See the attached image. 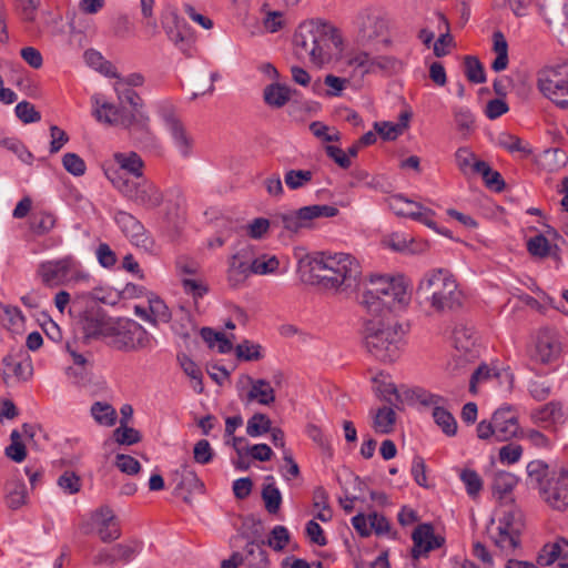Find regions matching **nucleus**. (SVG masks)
Returning <instances> with one entry per match:
<instances>
[{"label":"nucleus","instance_id":"1","mask_svg":"<svg viewBox=\"0 0 568 568\" xmlns=\"http://www.w3.org/2000/svg\"><path fill=\"white\" fill-rule=\"evenodd\" d=\"M408 301L403 282L383 275L373 276L362 294L359 303L369 314L363 323V346L382 363H394L402 355L405 332L393 313Z\"/></svg>","mask_w":568,"mask_h":568},{"label":"nucleus","instance_id":"2","mask_svg":"<svg viewBox=\"0 0 568 568\" xmlns=\"http://www.w3.org/2000/svg\"><path fill=\"white\" fill-rule=\"evenodd\" d=\"M294 52L301 60L321 67L332 58V48L341 51L343 37L337 28L321 20L302 22L293 37Z\"/></svg>","mask_w":568,"mask_h":568},{"label":"nucleus","instance_id":"3","mask_svg":"<svg viewBox=\"0 0 568 568\" xmlns=\"http://www.w3.org/2000/svg\"><path fill=\"white\" fill-rule=\"evenodd\" d=\"M311 277L326 290L348 295L358 285L362 273L358 261L346 253L322 254L310 262Z\"/></svg>","mask_w":568,"mask_h":568},{"label":"nucleus","instance_id":"4","mask_svg":"<svg viewBox=\"0 0 568 568\" xmlns=\"http://www.w3.org/2000/svg\"><path fill=\"white\" fill-rule=\"evenodd\" d=\"M416 296L420 304L436 313L459 308L464 300L456 278L446 268L426 272L417 285Z\"/></svg>","mask_w":568,"mask_h":568},{"label":"nucleus","instance_id":"5","mask_svg":"<svg viewBox=\"0 0 568 568\" xmlns=\"http://www.w3.org/2000/svg\"><path fill=\"white\" fill-rule=\"evenodd\" d=\"M152 335L138 322L129 318H116L109 344L123 352H135L152 346Z\"/></svg>","mask_w":568,"mask_h":568},{"label":"nucleus","instance_id":"6","mask_svg":"<svg viewBox=\"0 0 568 568\" xmlns=\"http://www.w3.org/2000/svg\"><path fill=\"white\" fill-rule=\"evenodd\" d=\"M37 275L48 287H55L71 281H82L89 274L82 270L81 263L72 255L54 261H47L39 265Z\"/></svg>","mask_w":568,"mask_h":568},{"label":"nucleus","instance_id":"7","mask_svg":"<svg viewBox=\"0 0 568 568\" xmlns=\"http://www.w3.org/2000/svg\"><path fill=\"white\" fill-rule=\"evenodd\" d=\"M537 85L544 97L560 109H568V63L541 69Z\"/></svg>","mask_w":568,"mask_h":568},{"label":"nucleus","instance_id":"8","mask_svg":"<svg viewBox=\"0 0 568 568\" xmlns=\"http://www.w3.org/2000/svg\"><path fill=\"white\" fill-rule=\"evenodd\" d=\"M338 214V209L332 205H308L298 209L292 213H281L273 216V227H283L290 232L296 233L302 227L308 226V223L317 217H334Z\"/></svg>","mask_w":568,"mask_h":568},{"label":"nucleus","instance_id":"9","mask_svg":"<svg viewBox=\"0 0 568 568\" xmlns=\"http://www.w3.org/2000/svg\"><path fill=\"white\" fill-rule=\"evenodd\" d=\"M115 320L109 317L101 307L92 306L79 315L75 328L85 341L110 338Z\"/></svg>","mask_w":568,"mask_h":568},{"label":"nucleus","instance_id":"10","mask_svg":"<svg viewBox=\"0 0 568 568\" xmlns=\"http://www.w3.org/2000/svg\"><path fill=\"white\" fill-rule=\"evenodd\" d=\"M415 396L422 406L432 408V417L435 424L446 436L453 437L457 434V422L447 408L448 399L446 397L425 389L415 390Z\"/></svg>","mask_w":568,"mask_h":568},{"label":"nucleus","instance_id":"11","mask_svg":"<svg viewBox=\"0 0 568 568\" xmlns=\"http://www.w3.org/2000/svg\"><path fill=\"white\" fill-rule=\"evenodd\" d=\"M120 192L131 202L145 210H154L163 202V195L159 187L150 180H125L119 185Z\"/></svg>","mask_w":568,"mask_h":568},{"label":"nucleus","instance_id":"12","mask_svg":"<svg viewBox=\"0 0 568 568\" xmlns=\"http://www.w3.org/2000/svg\"><path fill=\"white\" fill-rule=\"evenodd\" d=\"M542 499L554 509H568V471L552 473L540 483Z\"/></svg>","mask_w":568,"mask_h":568},{"label":"nucleus","instance_id":"13","mask_svg":"<svg viewBox=\"0 0 568 568\" xmlns=\"http://www.w3.org/2000/svg\"><path fill=\"white\" fill-rule=\"evenodd\" d=\"M114 221L133 245L144 251H150L153 247L152 237L135 216L128 212L119 211L114 215Z\"/></svg>","mask_w":568,"mask_h":568},{"label":"nucleus","instance_id":"14","mask_svg":"<svg viewBox=\"0 0 568 568\" xmlns=\"http://www.w3.org/2000/svg\"><path fill=\"white\" fill-rule=\"evenodd\" d=\"M387 21L379 16H367L359 27L356 44L361 48H369L378 39L383 38V43L389 45L392 43L387 36Z\"/></svg>","mask_w":568,"mask_h":568},{"label":"nucleus","instance_id":"15","mask_svg":"<svg viewBox=\"0 0 568 568\" xmlns=\"http://www.w3.org/2000/svg\"><path fill=\"white\" fill-rule=\"evenodd\" d=\"M141 550V544L132 540L116 544L110 549H101L93 558L94 565L113 567L118 564L130 562Z\"/></svg>","mask_w":568,"mask_h":568},{"label":"nucleus","instance_id":"16","mask_svg":"<svg viewBox=\"0 0 568 568\" xmlns=\"http://www.w3.org/2000/svg\"><path fill=\"white\" fill-rule=\"evenodd\" d=\"M413 548L412 557L418 559L426 556L429 551L440 548L445 544V538L435 535L432 524H419L412 534Z\"/></svg>","mask_w":568,"mask_h":568},{"label":"nucleus","instance_id":"17","mask_svg":"<svg viewBox=\"0 0 568 568\" xmlns=\"http://www.w3.org/2000/svg\"><path fill=\"white\" fill-rule=\"evenodd\" d=\"M91 527L103 542H111L121 536L118 519L109 507H101L92 514Z\"/></svg>","mask_w":568,"mask_h":568},{"label":"nucleus","instance_id":"18","mask_svg":"<svg viewBox=\"0 0 568 568\" xmlns=\"http://www.w3.org/2000/svg\"><path fill=\"white\" fill-rule=\"evenodd\" d=\"M560 353V343L556 333L549 328H541L537 332L535 349L531 358L542 364L552 362Z\"/></svg>","mask_w":568,"mask_h":568},{"label":"nucleus","instance_id":"19","mask_svg":"<svg viewBox=\"0 0 568 568\" xmlns=\"http://www.w3.org/2000/svg\"><path fill=\"white\" fill-rule=\"evenodd\" d=\"M146 297L148 305H135V315L153 325L169 323L172 313L165 302L153 293H149Z\"/></svg>","mask_w":568,"mask_h":568},{"label":"nucleus","instance_id":"20","mask_svg":"<svg viewBox=\"0 0 568 568\" xmlns=\"http://www.w3.org/2000/svg\"><path fill=\"white\" fill-rule=\"evenodd\" d=\"M496 432V442H507L515 437L519 430L517 416L510 407L499 408L493 414Z\"/></svg>","mask_w":568,"mask_h":568},{"label":"nucleus","instance_id":"21","mask_svg":"<svg viewBox=\"0 0 568 568\" xmlns=\"http://www.w3.org/2000/svg\"><path fill=\"white\" fill-rule=\"evenodd\" d=\"M250 390L243 398L245 404L258 403L260 405L270 406L275 402V390L270 382L263 378L254 379L248 377Z\"/></svg>","mask_w":568,"mask_h":568},{"label":"nucleus","instance_id":"22","mask_svg":"<svg viewBox=\"0 0 568 568\" xmlns=\"http://www.w3.org/2000/svg\"><path fill=\"white\" fill-rule=\"evenodd\" d=\"M97 119L109 124L124 128L136 126L134 124L135 115L133 113H129L124 109L118 108L111 103H103L101 108L97 110Z\"/></svg>","mask_w":568,"mask_h":568},{"label":"nucleus","instance_id":"23","mask_svg":"<svg viewBox=\"0 0 568 568\" xmlns=\"http://www.w3.org/2000/svg\"><path fill=\"white\" fill-rule=\"evenodd\" d=\"M114 89L120 102L132 106V113L135 115L134 124L140 129H144L149 119L140 111L142 106L140 95L132 88H126L124 82H115Z\"/></svg>","mask_w":568,"mask_h":568},{"label":"nucleus","instance_id":"24","mask_svg":"<svg viewBox=\"0 0 568 568\" xmlns=\"http://www.w3.org/2000/svg\"><path fill=\"white\" fill-rule=\"evenodd\" d=\"M183 273L187 276L180 277V285L182 286L183 292L192 297L193 303L196 306L199 300L209 293V284L202 276L196 275L194 271L186 266L183 267Z\"/></svg>","mask_w":568,"mask_h":568},{"label":"nucleus","instance_id":"25","mask_svg":"<svg viewBox=\"0 0 568 568\" xmlns=\"http://www.w3.org/2000/svg\"><path fill=\"white\" fill-rule=\"evenodd\" d=\"M566 557H568V540L560 537L554 542H548L542 546L537 556V565L548 567L555 561H560Z\"/></svg>","mask_w":568,"mask_h":568},{"label":"nucleus","instance_id":"26","mask_svg":"<svg viewBox=\"0 0 568 568\" xmlns=\"http://www.w3.org/2000/svg\"><path fill=\"white\" fill-rule=\"evenodd\" d=\"M346 63L361 77L375 74L374 54L368 50V48L358 47V49L349 51L346 57Z\"/></svg>","mask_w":568,"mask_h":568},{"label":"nucleus","instance_id":"27","mask_svg":"<svg viewBox=\"0 0 568 568\" xmlns=\"http://www.w3.org/2000/svg\"><path fill=\"white\" fill-rule=\"evenodd\" d=\"M264 545L265 541L260 538L247 540L243 554L244 564L251 568H267L270 560Z\"/></svg>","mask_w":568,"mask_h":568},{"label":"nucleus","instance_id":"28","mask_svg":"<svg viewBox=\"0 0 568 568\" xmlns=\"http://www.w3.org/2000/svg\"><path fill=\"white\" fill-rule=\"evenodd\" d=\"M4 500L8 508L17 510L27 504V486L22 478H12L4 485Z\"/></svg>","mask_w":568,"mask_h":568},{"label":"nucleus","instance_id":"29","mask_svg":"<svg viewBox=\"0 0 568 568\" xmlns=\"http://www.w3.org/2000/svg\"><path fill=\"white\" fill-rule=\"evenodd\" d=\"M251 274H253L251 263L243 260L240 253L232 255L227 270V282L230 286L233 288L242 286Z\"/></svg>","mask_w":568,"mask_h":568},{"label":"nucleus","instance_id":"30","mask_svg":"<svg viewBox=\"0 0 568 568\" xmlns=\"http://www.w3.org/2000/svg\"><path fill=\"white\" fill-rule=\"evenodd\" d=\"M562 416V408L558 402L547 403L531 413L534 423L545 428L561 420Z\"/></svg>","mask_w":568,"mask_h":568},{"label":"nucleus","instance_id":"31","mask_svg":"<svg viewBox=\"0 0 568 568\" xmlns=\"http://www.w3.org/2000/svg\"><path fill=\"white\" fill-rule=\"evenodd\" d=\"M374 390L379 398L388 403L390 406L398 408L403 403L400 395L396 388V386L387 381V377L384 374H378L373 377Z\"/></svg>","mask_w":568,"mask_h":568},{"label":"nucleus","instance_id":"32","mask_svg":"<svg viewBox=\"0 0 568 568\" xmlns=\"http://www.w3.org/2000/svg\"><path fill=\"white\" fill-rule=\"evenodd\" d=\"M498 526L520 536L524 528L523 513L515 505L505 506L498 517Z\"/></svg>","mask_w":568,"mask_h":568},{"label":"nucleus","instance_id":"33","mask_svg":"<svg viewBox=\"0 0 568 568\" xmlns=\"http://www.w3.org/2000/svg\"><path fill=\"white\" fill-rule=\"evenodd\" d=\"M410 119V113L403 112L399 115V122L393 123V122H375L374 129L377 131V133L387 141H393L397 139L405 129L408 128V122Z\"/></svg>","mask_w":568,"mask_h":568},{"label":"nucleus","instance_id":"34","mask_svg":"<svg viewBox=\"0 0 568 568\" xmlns=\"http://www.w3.org/2000/svg\"><path fill=\"white\" fill-rule=\"evenodd\" d=\"M373 429L378 434H390L396 423V414L393 406H383L375 412H372Z\"/></svg>","mask_w":568,"mask_h":568},{"label":"nucleus","instance_id":"35","mask_svg":"<svg viewBox=\"0 0 568 568\" xmlns=\"http://www.w3.org/2000/svg\"><path fill=\"white\" fill-rule=\"evenodd\" d=\"M114 161L121 170L128 172L135 178L143 176L144 162L141 156L135 152L115 153Z\"/></svg>","mask_w":568,"mask_h":568},{"label":"nucleus","instance_id":"36","mask_svg":"<svg viewBox=\"0 0 568 568\" xmlns=\"http://www.w3.org/2000/svg\"><path fill=\"white\" fill-rule=\"evenodd\" d=\"M493 50L496 58L491 63V69L495 72H500L508 67V43L501 31H495L493 34Z\"/></svg>","mask_w":568,"mask_h":568},{"label":"nucleus","instance_id":"37","mask_svg":"<svg viewBox=\"0 0 568 568\" xmlns=\"http://www.w3.org/2000/svg\"><path fill=\"white\" fill-rule=\"evenodd\" d=\"M90 414L97 424L104 427L114 426L118 419L115 408L106 402H94L91 405Z\"/></svg>","mask_w":568,"mask_h":568},{"label":"nucleus","instance_id":"38","mask_svg":"<svg viewBox=\"0 0 568 568\" xmlns=\"http://www.w3.org/2000/svg\"><path fill=\"white\" fill-rule=\"evenodd\" d=\"M453 342L457 351L465 354L471 353L476 346V336L473 327L463 324L456 325L453 332Z\"/></svg>","mask_w":568,"mask_h":568},{"label":"nucleus","instance_id":"39","mask_svg":"<svg viewBox=\"0 0 568 568\" xmlns=\"http://www.w3.org/2000/svg\"><path fill=\"white\" fill-rule=\"evenodd\" d=\"M491 539L496 547H498L506 555L513 554L520 546V536L510 532V530L496 527V532L491 534Z\"/></svg>","mask_w":568,"mask_h":568},{"label":"nucleus","instance_id":"40","mask_svg":"<svg viewBox=\"0 0 568 568\" xmlns=\"http://www.w3.org/2000/svg\"><path fill=\"white\" fill-rule=\"evenodd\" d=\"M517 484V478L508 471H497L493 477V494L498 499L506 498Z\"/></svg>","mask_w":568,"mask_h":568},{"label":"nucleus","instance_id":"41","mask_svg":"<svg viewBox=\"0 0 568 568\" xmlns=\"http://www.w3.org/2000/svg\"><path fill=\"white\" fill-rule=\"evenodd\" d=\"M267 484L263 486L262 498L265 504V509L270 514H277L282 504V495L278 488L275 486L274 477L268 475L265 477Z\"/></svg>","mask_w":568,"mask_h":568},{"label":"nucleus","instance_id":"42","mask_svg":"<svg viewBox=\"0 0 568 568\" xmlns=\"http://www.w3.org/2000/svg\"><path fill=\"white\" fill-rule=\"evenodd\" d=\"M474 173L481 174L486 185L496 192H500L505 187V181L501 174L494 171L485 161L474 162Z\"/></svg>","mask_w":568,"mask_h":568},{"label":"nucleus","instance_id":"43","mask_svg":"<svg viewBox=\"0 0 568 568\" xmlns=\"http://www.w3.org/2000/svg\"><path fill=\"white\" fill-rule=\"evenodd\" d=\"M404 68V63L395 55L374 54L375 74L393 75L399 73Z\"/></svg>","mask_w":568,"mask_h":568},{"label":"nucleus","instance_id":"44","mask_svg":"<svg viewBox=\"0 0 568 568\" xmlns=\"http://www.w3.org/2000/svg\"><path fill=\"white\" fill-rule=\"evenodd\" d=\"M291 99V90L280 83H273L264 90V101L274 108H282Z\"/></svg>","mask_w":568,"mask_h":568},{"label":"nucleus","instance_id":"45","mask_svg":"<svg viewBox=\"0 0 568 568\" xmlns=\"http://www.w3.org/2000/svg\"><path fill=\"white\" fill-rule=\"evenodd\" d=\"M201 336L210 347L217 343V349L221 354H227L233 349L232 341L222 332H216L211 327H203Z\"/></svg>","mask_w":568,"mask_h":568},{"label":"nucleus","instance_id":"46","mask_svg":"<svg viewBox=\"0 0 568 568\" xmlns=\"http://www.w3.org/2000/svg\"><path fill=\"white\" fill-rule=\"evenodd\" d=\"M272 420L263 413H255L246 423V434L250 437H260L271 430Z\"/></svg>","mask_w":568,"mask_h":568},{"label":"nucleus","instance_id":"47","mask_svg":"<svg viewBox=\"0 0 568 568\" xmlns=\"http://www.w3.org/2000/svg\"><path fill=\"white\" fill-rule=\"evenodd\" d=\"M497 144L510 153L519 152L524 158H527L531 154L529 146L524 144L519 136L507 132H503L498 135Z\"/></svg>","mask_w":568,"mask_h":568},{"label":"nucleus","instance_id":"48","mask_svg":"<svg viewBox=\"0 0 568 568\" xmlns=\"http://www.w3.org/2000/svg\"><path fill=\"white\" fill-rule=\"evenodd\" d=\"M236 358L245 362L260 361L264 357L262 346L248 339H244L235 347Z\"/></svg>","mask_w":568,"mask_h":568},{"label":"nucleus","instance_id":"49","mask_svg":"<svg viewBox=\"0 0 568 568\" xmlns=\"http://www.w3.org/2000/svg\"><path fill=\"white\" fill-rule=\"evenodd\" d=\"M278 266L280 262L274 255H262L251 262V271L253 274L257 275L274 274L278 270Z\"/></svg>","mask_w":568,"mask_h":568},{"label":"nucleus","instance_id":"50","mask_svg":"<svg viewBox=\"0 0 568 568\" xmlns=\"http://www.w3.org/2000/svg\"><path fill=\"white\" fill-rule=\"evenodd\" d=\"M55 225V217L48 212H38L31 216L30 229L37 235L50 232Z\"/></svg>","mask_w":568,"mask_h":568},{"label":"nucleus","instance_id":"51","mask_svg":"<svg viewBox=\"0 0 568 568\" xmlns=\"http://www.w3.org/2000/svg\"><path fill=\"white\" fill-rule=\"evenodd\" d=\"M465 74L473 83L479 84L486 82L484 65L477 57L467 55L465 58Z\"/></svg>","mask_w":568,"mask_h":568},{"label":"nucleus","instance_id":"52","mask_svg":"<svg viewBox=\"0 0 568 568\" xmlns=\"http://www.w3.org/2000/svg\"><path fill=\"white\" fill-rule=\"evenodd\" d=\"M313 179V172L308 170H288L284 175V182L290 190H298L308 184Z\"/></svg>","mask_w":568,"mask_h":568},{"label":"nucleus","instance_id":"53","mask_svg":"<svg viewBox=\"0 0 568 568\" xmlns=\"http://www.w3.org/2000/svg\"><path fill=\"white\" fill-rule=\"evenodd\" d=\"M417 202L405 199L403 195H393L388 200L389 209L398 216L410 217L417 206Z\"/></svg>","mask_w":568,"mask_h":568},{"label":"nucleus","instance_id":"54","mask_svg":"<svg viewBox=\"0 0 568 568\" xmlns=\"http://www.w3.org/2000/svg\"><path fill=\"white\" fill-rule=\"evenodd\" d=\"M159 115L171 131L173 136L178 135V118L173 102L163 101L159 104Z\"/></svg>","mask_w":568,"mask_h":568},{"label":"nucleus","instance_id":"55","mask_svg":"<svg viewBox=\"0 0 568 568\" xmlns=\"http://www.w3.org/2000/svg\"><path fill=\"white\" fill-rule=\"evenodd\" d=\"M527 251L531 256L545 258L550 253V243L546 236L538 234L527 241Z\"/></svg>","mask_w":568,"mask_h":568},{"label":"nucleus","instance_id":"56","mask_svg":"<svg viewBox=\"0 0 568 568\" xmlns=\"http://www.w3.org/2000/svg\"><path fill=\"white\" fill-rule=\"evenodd\" d=\"M162 27L168 34L169 39L176 44L178 43V13L174 8H166L161 18Z\"/></svg>","mask_w":568,"mask_h":568},{"label":"nucleus","instance_id":"57","mask_svg":"<svg viewBox=\"0 0 568 568\" xmlns=\"http://www.w3.org/2000/svg\"><path fill=\"white\" fill-rule=\"evenodd\" d=\"M62 165L68 173L74 176H82L87 170L83 159L72 152H68L62 156Z\"/></svg>","mask_w":568,"mask_h":568},{"label":"nucleus","instance_id":"58","mask_svg":"<svg viewBox=\"0 0 568 568\" xmlns=\"http://www.w3.org/2000/svg\"><path fill=\"white\" fill-rule=\"evenodd\" d=\"M460 479L466 486V490L469 496L476 497L480 493L483 488V480L475 470L464 469L460 473Z\"/></svg>","mask_w":568,"mask_h":568},{"label":"nucleus","instance_id":"59","mask_svg":"<svg viewBox=\"0 0 568 568\" xmlns=\"http://www.w3.org/2000/svg\"><path fill=\"white\" fill-rule=\"evenodd\" d=\"M113 438L120 445H133L141 440V434L133 427L119 426L113 430Z\"/></svg>","mask_w":568,"mask_h":568},{"label":"nucleus","instance_id":"60","mask_svg":"<svg viewBox=\"0 0 568 568\" xmlns=\"http://www.w3.org/2000/svg\"><path fill=\"white\" fill-rule=\"evenodd\" d=\"M184 373L190 377L193 389L200 394L203 392V374L201 368L191 359L181 363Z\"/></svg>","mask_w":568,"mask_h":568},{"label":"nucleus","instance_id":"61","mask_svg":"<svg viewBox=\"0 0 568 568\" xmlns=\"http://www.w3.org/2000/svg\"><path fill=\"white\" fill-rule=\"evenodd\" d=\"M455 160L462 173L467 174L469 171L474 173V162H476L475 153L468 148H459L455 153Z\"/></svg>","mask_w":568,"mask_h":568},{"label":"nucleus","instance_id":"62","mask_svg":"<svg viewBox=\"0 0 568 568\" xmlns=\"http://www.w3.org/2000/svg\"><path fill=\"white\" fill-rule=\"evenodd\" d=\"M290 541V534L286 527L275 526L271 531V537L267 540V546L276 551L283 550Z\"/></svg>","mask_w":568,"mask_h":568},{"label":"nucleus","instance_id":"63","mask_svg":"<svg viewBox=\"0 0 568 568\" xmlns=\"http://www.w3.org/2000/svg\"><path fill=\"white\" fill-rule=\"evenodd\" d=\"M273 226V219L268 220L265 217H256L253 221H251L247 226V235L251 239L260 240L264 237V235L267 233L270 227Z\"/></svg>","mask_w":568,"mask_h":568},{"label":"nucleus","instance_id":"64","mask_svg":"<svg viewBox=\"0 0 568 568\" xmlns=\"http://www.w3.org/2000/svg\"><path fill=\"white\" fill-rule=\"evenodd\" d=\"M59 487L67 494L73 495L81 489V479L73 471H64L58 479Z\"/></svg>","mask_w":568,"mask_h":568}]
</instances>
